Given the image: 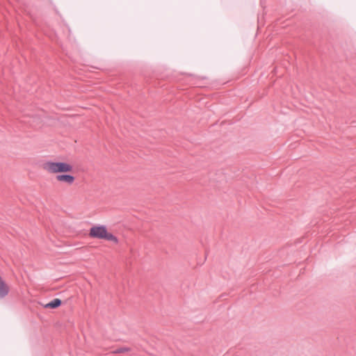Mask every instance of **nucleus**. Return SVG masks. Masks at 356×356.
I'll list each match as a JSON object with an SVG mask.
<instances>
[{
    "instance_id": "obj_1",
    "label": "nucleus",
    "mask_w": 356,
    "mask_h": 356,
    "mask_svg": "<svg viewBox=\"0 0 356 356\" xmlns=\"http://www.w3.org/2000/svg\"><path fill=\"white\" fill-rule=\"evenodd\" d=\"M43 169L49 173H62L71 172L73 167L65 162L47 161L43 164Z\"/></svg>"
},
{
    "instance_id": "obj_2",
    "label": "nucleus",
    "mask_w": 356,
    "mask_h": 356,
    "mask_svg": "<svg viewBox=\"0 0 356 356\" xmlns=\"http://www.w3.org/2000/svg\"><path fill=\"white\" fill-rule=\"evenodd\" d=\"M106 231L107 228L105 225H94L90 229L89 236L92 238L104 239Z\"/></svg>"
},
{
    "instance_id": "obj_3",
    "label": "nucleus",
    "mask_w": 356,
    "mask_h": 356,
    "mask_svg": "<svg viewBox=\"0 0 356 356\" xmlns=\"http://www.w3.org/2000/svg\"><path fill=\"white\" fill-rule=\"evenodd\" d=\"M57 181L72 185L75 181L74 176L69 174H58L56 176Z\"/></svg>"
},
{
    "instance_id": "obj_4",
    "label": "nucleus",
    "mask_w": 356,
    "mask_h": 356,
    "mask_svg": "<svg viewBox=\"0 0 356 356\" xmlns=\"http://www.w3.org/2000/svg\"><path fill=\"white\" fill-rule=\"evenodd\" d=\"M10 287L0 275V300L5 298L9 293Z\"/></svg>"
},
{
    "instance_id": "obj_5",
    "label": "nucleus",
    "mask_w": 356,
    "mask_h": 356,
    "mask_svg": "<svg viewBox=\"0 0 356 356\" xmlns=\"http://www.w3.org/2000/svg\"><path fill=\"white\" fill-rule=\"evenodd\" d=\"M62 304V300L59 298H54L47 304H46L44 307L45 308H51L56 309L59 307Z\"/></svg>"
},
{
    "instance_id": "obj_6",
    "label": "nucleus",
    "mask_w": 356,
    "mask_h": 356,
    "mask_svg": "<svg viewBox=\"0 0 356 356\" xmlns=\"http://www.w3.org/2000/svg\"><path fill=\"white\" fill-rule=\"evenodd\" d=\"M104 239L111 241L115 244H118L119 242L118 238L115 235H113L112 233L108 232L107 231Z\"/></svg>"
},
{
    "instance_id": "obj_7",
    "label": "nucleus",
    "mask_w": 356,
    "mask_h": 356,
    "mask_svg": "<svg viewBox=\"0 0 356 356\" xmlns=\"http://www.w3.org/2000/svg\"><path fill=\"white\" fill-rule=\"evenodd\" d=\"M130 350V348H127V347H121V348H117L115 349V350H113L112 353L113 354H120V353H127V352H129Z\"/></svg>"
}]
</instances>
